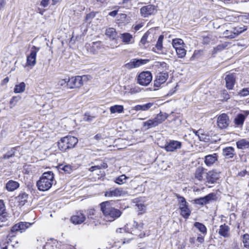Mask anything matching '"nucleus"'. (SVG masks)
Masks as SVG:
<instances>
[{"instance_id":"obj_48","label":"nucleus","mask_w":249,"mask_h":249,"mask_svg":"<svg viewBox=\"0 0 249 249\" xmlns=\"http://www.w3.org/2000/svg\"><path fill=\"white\" fill-rule=\"evenodd\" d=\"M198 139L200 141L205 142H208L210 140L209 136L206 134L203 130L201 134L199 135Z\"/></svg>"},{"instance_id":"obj_4","label":"nucleus","mask_w":249,"mask_h":249,"mask_svg":"<svg viewBox=\"0 0 249 249\" xmlns=\"http://www.w3.org/2000/svg\"><path fill=\"white\" fill-rule=\"evenodd\" d=\"M246 30L244 27H234L226 30L223 32V36L227 38L232 39L237 37L240 34Z\"/></svg>"},{"instance_id":"obj_5","label":"nucleus","mask_w":249,"mask_h":249,"mask_svg":"<svg viewBox=\"0 0 249 249\" xmlns=\"http://www.w3.org/2000/svg\"><path fill=\"white\" fill-rule=\"evenodd\" d=\"M31 223L29 222H20L14 225L11 229L9 233V236L13 237L15 236V233L17 231H20L21 233L25 231V230L31 226Z\"/></svg>"},{"instance_id":"obj_3","label":"nucleus","mask_w":249,"mask_h":249,"mask_svg":"<svg viewBox=\"0 0 249 249\" xmlns=\"http://www.w3.org/2000/svg\"><path fill=\"white\" fill-rule=\"evenodd\" d=\"M78 142V139L73 136H67L61 138L58 142L59 149L62 151L73 148Z\"/></svg>"},{"instance_id":"obj_6","label":"nucleus","mask_w":249,"mask_h":249,"mask_svg":"<svg viewBox=\"0 0 249 249\" xmlns=\"http://www.w3.org/2000/svg\"><path fill=\"white\" fill-rule=\"evenodd\" d=\"M178 200L179 208L181 215L185 218H188L190 215L191 211L188 208V204L183 196H177Z\"/></svg>"},{"instance_id":"obj_33","label":"nucleus","mask_w":249,"mask_h":249,"mask_svg":"<svg viewBox=\"0 0 249 249\" xmlns=\"http://www.w3.org/2000/svg\"><path fill=\"white\" fill-rule=\"evenodd\" d=\"M246 116L243 114H239L234 119V123L237 125H242L243 124L245 120Z\"/></svg>"},{"instance_id":"obj_41","label":"nucleus","mask_w":249,"mask_h":249,"mask_svg":"<svg viewBox=\"0 0 249 249\" xmlns=\"http://www.w3.org/2000/svg\"><path fill=\"white\" fill-rule=\"evenodd\" d=\"M238 95L240 97H246L249 95V83L238 92Z\"/></svg>"},{"instance_id":"obj_32","label":"nucleus","mask_w":249,"mask_h":249,"mask_svg":"<svg viewBox=\"0 0 249 249\" xmlns=\"http://www.w3.org/2000/svg\"><path fill=\"white\" fill-rule=\"evenodd\" d=\"M88 218L92 220H99L98 212L94 209H90L88 212Z\"/></svg>"},{"instance_id":"obj_53","label":"nucleus","mask_w":249,"mask_h":249,"mask_svg":"<svg viewBox=\"0 0 249 249\" xmlns=\"http://www.w3.org/2000/svg\"><path fill=\"white\" fill-rule=\"evenodd\" d=\"M137 207L139 211L142 213L143 212H144L145 210V206L142 204H137Z\"/></svg>"},{"instance_id":"obj_28","label":"nucleus","mask_w":249,"mask_h":249,"mask_svg":"<svg viewBox=\"0 0 249 249\" xmlns=\"http://www.w3.org/2000/svg\"><path fill=\"white\" fill-rule=\"evenodd\" d=\"M154 106L153 103H148L143 105H139L135 106L134 109L136 111H147Z\"/></svg>"},{"instance_id":"obj_60","label":"nucleus","mask_w":249,"mask_h":249,"mask_svg":"<svg viewBox=\"0 0 249 249\" xmlns=\"http://www.w3.org/2000/svg\"><path fill=\"white\" fill-rule=\"evenodd\" d=\"M197 241L199 242L200 243H202L204 242V237H203L202 236H198L197 238Z\"/></svg>"},{"instance_id":"obj_29","label":"nucleus","mask_w":249,"mask_h":249,"mask_svg":"<svg viewBox=\"0 0 249 249\" xmlns=\"http://www.w3.org/2000/svg\"><path fill=\"white\" fill-rule=\"evenodd\" d=\"M120 37L122 39L123 42L126 44L130 43L133 38L132 36L128 33L120 34Z\"/></svg>"},{"instance_id":"obj_8","label":"nucleus","mask_w":249,"mask_h":249,"mask_svg":"<svg viewBox=\"0 0 249 249\" xmlns=\"http://www.w3.org/2000/svg\"><path fill=\"white\" fill-rule=\"evenodd\" d=\"M216 117V124L217 127L219 129H225L228 127L230 123V121L227 114L222 113L219 116H217Z\"/></svg>"},{"instance_id":"obj_46","label":"nucleus","mask_w":249,"mask_h":249,"mask_svg":"<svg viewBox=\"0 0 249 249\" xmlns=\"http://www.w3.org/2000/svg\"><path fill=\"white\" fill-rule=\"evenodd\" d=\"M243 243L245 249H249V234L248 233L243 235Z\"/></svg>"},{"instance_id":"obj_59","label":"nucleus","mask_w":249,"mask_h":249,"mask_svg":"<svg viewBox=\"0 0 249 249\" xmlns=\"http://www.w3.org/2000/svg\"><path fill=\"white\" fill-rule=\"evenodd\" d=\"M94 139L97 141L103 139L102 135L101 134H97L94 136Z\"/></svg>"},{"instance_id":"obj_23","label":"nucleus","mask_w":249,"mask_h":249,"mask_svg":"<svg viewBox=\"0 0 249 249\" xmlns=\"http://www.w3.org/2000/svg\"><path fill=\"white\" fill-rule=\"evenodd\" d=\"M168 117V115L167 113L160 112L153 119L157 126H158L164 122Z\"/></svg>"},{"instance_id":"obj_47","label":"nucleus","mask_w":249,"mask_h":249,"mask_svg":"<svg viewBox=\"0 0 249 249\" xmlns=\"http://www.w3.org/2000/svg\"><path fill=\"white\" fill-rule=\"evenodd\" d=\"M20 99V97L19 96H14L13 97L10 101V107L12 108L14 107H15L18 101Z\"/></svg>"},{"instance_id":"obj_58","label":"nucleus","mask_w":249,"mask_h":249,"mask_svg":"<svg viewBox=\"0 0 249 249\" xmlns=\"http://www.w3.org/2000/svg\"><path fill=\"white\" fill-rule=\"evenodd\" d=\"M201 132H202V129H199L198 130H193V132L198 137H199V135L201 134Z\"/></svg>"},{"instance_id":"obj_57","label":"nucleus","mask_w":249,"mask_h":249,"mask_svg":"<svg viewBox=\"0 0 249 249\" xmlns=\"http://www.w3.org/2000/svg\"><path fill=\"white\" fill-rule=\"evenodd\" d=\"M223 94L224 95V98L225 99L228 100L230 98V95L226 90H224Z\"/></svg>"},{"instance_id":"obj_49","label":"nucleus","mask_w":249,"mask_h":249,"mask_svg":"<svg viewBox=\"0 0 249 249\" xmlns=\"http://www.w3.org/2000/svg\"><path fill=\"white\" fill-rule=\"evenodd\" d=\"M163 39V36H160L158 38L157 44L156 45V48L159 51H160L162 48Z\"/></svg>"},{"instance_id":"obj_37","label":"nucleus","mask_w":249,"mask_h":249,"mask_svg":"<svg viewBox=\"0 0 249 249\" xmlns=\"http://www.w3.org/2000/svg\"><path fill=\"white\" fill-rule=\"evenodd\" d=\"M204 168L202 167H198L196 169L195 176L198 180H201L203 178Z\"/></svg>"},{"instance_id":"obj_14","label":"nucleus","mask_w":249,"mask_h":249,"mask_svg":"<svg viewBox=\"0 0 249 249\" xmlns=\"http://www.w3.org/2000/svg\"><path fill=\"white\" fill-rule=\"evenodd\" d=\"M126 194V192L121 188H117L114 189H110L105 192V196L107 197H118L124 196Z\"/></svg>"},{"instance_id":"obj_51","label":"nucleus","mask_w":249,"mask_h":249,"mask_svg":"<svg viewBox=\"0 0 249 249\" xmlns=\"http://www.w3.org/2000/svg\"><path fill=\"white\" fill-rule=\"evenodd\" d=\"M6 212L5 206L2 200H0V215Z\"/></svg>"},{"instance_id":"obj_12","label":"nucleus","mask_w":249,"mask_h":249,"mask_svg":"<svg viewBox=\"0 0 249 249\" xmlns=\"http://www.w3.org/2000/svg\"><path fill=\"white\" fill-rule=\"evenodd\" d=\"M143 229V223L138 222L134 221L133 227L131 228V233L132 234L137 235L140 237L142 238L144 236V233H143L142 231Z\"/></svg>"},{"instance_id":"obj_2","label":"nucleus","mask_w":249,"mask_h":249,"mask_svg":"<svg viewBox=\"0 0 249 249\" xmlns=\"http://www.w3.org/2000/svg\"><path fill=\"white\" fill-rule=\"evenodd\" d=\"M54 180V174L52 171L44 172L36 182L38 189L41 191H46L52 186Z\"/></svg>"},{"instance_id":"obj_42","label":"nucleus","mask_w":249,"mask_h":249,"mask_svg":"<svg viewBox=\"0 0 249 249\" xmlns=\"http://www.w3.org/2000/svg\"><path fill=\"white\" fill-rule=\"evenodd\" d=\"M148 35L145 33L142 37L140 42V46L142 48H145L146 45H148L149 42L147 41Z\"/></svg>"},{"instance_id":"obj_55","label":"nucleus","mask_w":249,"mask_h":249,"mask_svg":"<svg viewBox=\"0 0 249 249\" xmlns=\"http://www.w3.org/2000/svg\"><path fill=\"white\" fill-rule=\"evenodd\" d=\"M101 44V41L93 42L92 43V47L93 48H96L97 49H99Z\"/></svg>"},{"instance_id":"obj_24","label":"nucleus","mask_w":249,"mask_h":249,"mask_svg":"<svg viewBox=\"0 0 249 249\" xmlns=\"http://www.w3.org/2000/svg\"><path fill=\"white\" fill-rule=\"evenodd\" d=\"M28 197L29 196L27 193L21 192L17 197L19 205L21 206L24 205L27 202Z\"/></svg>"},{"instance_id":"obj_17","label":"nucleus","mask_w":249,"mask_h":249,"mask_svg":"<svg viewBox=\"0 0 249 249\" xmlns=\"http://www.w3.org/2000/svg\"><path fill=\"white\" fill-rule=\"evenodd\" d=\"M147 61V60L142 59H133L129 63H127L125 65V67L128 69L138 68L141 65L145 64Z\"/></svg>"},{"instance_id":"obj_18","label":"nucleus","mask_w":249,"mask_h":249,"mask_svg":"<svg viewBox=\"0 0 249 249\" xmlns=\"http://www.w3.org/2000/svg\"><path fill=\"white\" fill-rule=\"evenodd\" d=\"M235 75L233 73L227 74L225 78L226 87L229 89H232L235 83Z\"/></svg>"},{"instance_id":"obj_20","label":"nucleus","mask_w":249,"mask_h":249,"mask_svg":"<svg viewBox=\"0 0 249 249\" xmlns=\"http://www.w3.org/2000/svg\"><path fill=\"white\" fill-rule=\"evenodd\" d=\"M230 228L229 226L227 225L226 224H224L219 226L218 230L216 231L218 233V234L224 237L228 238L230 236Z\"/></svg>"},{"instance_id":"obj_50","label":"nucleus","mask_w":249,"mask_h":249,"mask_svg":"<svg viewBox=\"0 0 249 249\" xmlns=\"http://www.w3.org/2000/svg\"><path fill=\"white\" fill-rule=\"evenodd\" d=\"M59 168L63 170L66 173H70L71 170V167L69 165H66L64 166L61 165L59 166Z\"/></svg>"},{"instance_id":"obj_64","label":"nucleus","mask_w":249,"mask_h":249,"mask_svg":"<svg viewBox=\"0 0 249 249\" xmlns=\"http://www.w3.org/2000/svg\"><path fill=\"white\" fill-rule=\"evenodd\" d=\"M9 81V78L8 77H6V78H5L3 80H2V84H6L7 83H8Z\"/></svg>"},{"instance_id":"obj_61","label":"nucleus","mask_w":249,"mask_h":249,"mask_svg":"<svg viewBox=\"0 0 249 249\" xmlns=\"http://www.w3.org/2000/svg\"><path fill=\"white\" fill-rule=\"evenodd\" d=\"M117 14V11L116 10H114V11H111L109 13V15L111 16V17H115L116 16V15Z\"/></svg>"},{"instance_id":"obj_35","label":"nucleus","mask_w":249,"mask_h":249,"mask_svg":"<svg viewBox=\"0 0 249 249\" xmlns=\"http://www.w3.org/2000/svg\"><path fill=\"white\" fill-rule=\"evenodd\" d=\"M156 126H157V125L153 119H149L143 123V127L145 128V129H148Z\"/></svg>"},{"instance_id":"obj_62","label":"nucleus","mask_w":249,"mask_h":249,"mask_svg":"<svg viewBox=\"0 0 249 249\" xmlns=\"http://www.w3.org/2000/svg\"><path fill=\"white\" fill-rule=\"evenodd\" d=\"M5 0H0V10L5 5Z\"/></svg>"},{"instance_id":"obj_52","label":"nucleus","mask_w":249,"mask_h":249,"mask_svg":"<svg viewBox=\"0 0 249 249\" xmlns=\"http://www.w3.org/2000/svg\"><path fill=\"white\" fill-rule=\"evenodd\" d=\"M93 118H94V116L89 115V113H85V116L84 117V120L87 122H90L93 120Z\"/></svg>"},{"instance_id":"obj_27","label":"nucleus","mask_w":249,"mask_h":249,"mask_svg":"<svg viewBox=\"0 0 249 249\" xmlns=\"http://www.w3.org/2000/svg\"><path fill=\"white\" fill-rule=\"evenodd\" d=\"M237 147L238 149L244 150L249 148V141L246 139H241L236 142Z\"/></svg>"},{"instance_id":"obj_38","label":"nucleus","mask_w":249,"mask_h":249,"mask_svg":"<svg viewBox=\"0 0 249 249\" xmlns=\"http://www.w3.org/2000/svg\"><path fill=\"white\" fill-rule=\"evenodd\" d=\"M57 83L59 88L68 87L69 88V78L58 79Z\"/></svg>"},{"instance_id":"obj_43","label":"nucleus","mask_w":249,"mask_h":249,"mask_svg":"<svg viewBox=\"0 0 249 249\" xmlns=\"http://www.w3.org/2000/svg\"><path fill=\"white\" fill-rule=\"evenodd\" d=\"M183 44V41L179 38H175L172 41V45L175 49H176V47H184Z\"/></svg>"},{"instance_id":"obj_9","label":"nucleus","mask_w":249,"mask_h":249,"mask_svg":"<svg viewBox=\"0 0 249 249\" xmlns=\"http://www.w3.org/2000/svg\"><path fill=\"white\" fill-rule=\"evenodd\" d=\"M182 147V143L180 142L175 140H169L166 142L163 147L167 152H176L180 149Z\"/></svg>"},{"instance_id":"obj_44","label":"nucleus","mask_w":249,"mask_h":249,"mask_svg":"<svg viewBox=\"0 0 249 249\" xmlns=\"http://www.w3.org/2000/svg\"><path fill=\"white\" fill-rule=\"evenodd\" d=\"M175 50L176 51L178 57L183 58L185 56L186 53V51L185 50L183 47H176V49H175Z\"/></svg>"},{"instance_id":"obj_63","label":"nucleus","mask_w":249,"mask_h":249,"mask_svg":"<svg viewBox=\"0 0 249 249\" xmlns=\"http://www.w3.org/2000/svg\"><path fill=\"white\" fill-rule=\"evenodd\" d=\"M100 165L101 166V169H106L107 167V165L106 163H103L102 164H101Z\"/></svg>"},{"instance_id":"obj_40","label":"nucleus","mask_w":249,"mask_h":249,"mask_svg":"<svg viewBox=\"0 0 249 249\" xmlns=\"http://www.w3.org/2000/svg\"><path fill=\"white\" fill-rule=\"evenodd\" d=\"M229 43L225 42L216 46L213 49V53H217L224 50L228 46Z\"/></svg>"},{"instance_id":"obj_31","label":"nucleus","mask_w":249,"mask_h":249,"mask_svg":"<svg viewBox=\"0 0 249 249\" xmlns=\"http://www.w3.org/2000/svg\"><path fill=\"white\" fill-rule=\"evenodd\" d=\"M110 111L111 114L118 113H121L124 112V107L122 105H114L111 106L110 108Z\"/></svg>"},{"instance_id":"obj_11","label":"nucleus","mask_w":249,"mask_h":249,"mask_svg":"<svg viewBox=\"0 0 249 249\" xmlns=\"http://www.w3.org/2000/svg\"><path fill=\"white\" fill-rule=\"evenodd\" d=\"M157 12L156 7L151 4L144 6L140 9L141 15L143 18H147L151 15H154Z\"/></svg>"},{"instance_id":"obj_15","label":"nucleus","mask_w":249,"mask_h":249,"mask_svg":"<svg viewBox=\"0 0 249 249\" xmlns=\"http://www.w3.org/2000/svg\"><path fill=\"white\" fill-rule=\"evenodd\" d=\"M215 195L213 193H210L204 197H199L195 199L196 204L203 205L209 203L211 200H214Z\"/></svg>"},{"instance_id":"obj_26","label":"nucleus","mask_w":249,"mask_h":249,"mask_svg":"<svg viewBox=\"0 0 249 249\" xmlns=\"http://www.w3.org/2000/svg\"><path fill=\"white\" fill-rule=\"evenodd\" d=\"M19 186L18 182L10 180L6 184V189L9 192H12L18 189Z\"/></svg>"},{"instance_id":"obj_13","label":"nucleus","mask_w":249,"mask_h":249,"mask_svg":"<svg viewBox=\"0 0 249 249\" xmlns=\"http://www.w3.org/2000/svg\"><path fill=\"white\" fill-rule=\"evenodd\" d=\"M168 78V74L167 72H160L157 74L156 79L154 81V87L158 88L161 84L164 83Z\"/></svg>"},{"instance_id":"obj_45","label":"nucleus","mask_w":249,"mask_h":249,"mask_svg":"<svg viewBox=\"0 0 249 249\" xmlns=\"http://www.w3.org/2000/svg\"><path fill=\"white\" fill-rule=\"evenodd\" d=\"M127 179L128 178L125 175H122L116 178L115 182L119 185H122L125 183Z\"/></svg>"},{"instance_id":"obj_16","label":"nucleus","mask_w":249,"mask_h":249,"mask_svg":"<svg viewBox=\"0 0 249 249\" xmlns=\"http://www.w3.org/2000/svg\"><path fill=\"white\" fill-rule=\"evenodd\" d=\"M85 77V76L82 77L80 76H77L75 77H72L69 78V88L73 89L75 88H78L83 85L82 79Z\"/></svg>"},{"instance_id":"obj_36","label":"nucleus","mask_w":249,"mask_h":249,"mask_svg":"<svg viewBox=\"0 0 249 249\" xmlns=\"http://www.w3.org/2000/svg\"><path fill=\"white\" fill-rule=\"evenodd\" d=\"M17 150V147L12 148L9 151H8L5 154H4L1 159H10L11 158L14 156L16 151Z\"/></svg>"},{"instance_id":"obj_19","label":"nucleus","mask_w":249,"mask_h":249,"mask_svg":"<svg viewBox=\"0 0 249 249\" xmlns=\"http://www.w3.org/2000/svg\"><path fill=\"white\" fill-rule=\"evenodd\" d=\"M218 155L216 153L206 155L204 158V163L207 166H211L218 160Z\"/></svg>"},{"instance_id":"obj_22","label":"nucleus","mask_w":249,"mask_h":249,"mask_svg":"<svg viewBox=\"0 0 249 249\" xmlns=\"http://www.w3.org/2000/svg\"><path fill=\"white\" fill-rule=\"evenodd\" d=\"M219 177V173L211 171L209 172L207 174V180L209 183L213 184L216 182Z\"/></svg>"},{"instance_id":"obj_25","label":"nucleus","mask_w":249,"mask_h":249,"mask_svg":"<svg viewBox=\"0 0 249 249\" xmlns=\"http://www.w3.org/2000/svg\"><path fill=\"white\" fill-rule=\"evenodd\" d=\"M223 155L228 159L233 158L235 155L234 148L232 147H227L224 148Z\"/></svg>"},{"instance_id":"obj_54","label":"nucleus","mask_w":249,"mask_h":249,"mask_svg":"<svg viewBox=\"0 0 249 249\" xmlns=\"http://www.w3.org/2000/svg\"><path fill=\"white\" fill-rule=\"evenodd\" d=\"M0 220L1 222H5L7 220V213L6 212H5V213L3 214H1L0 215Z\"/></svg>"},{"instance_id":"obj_10","label":"nucleus","mask_w":249,"mask_h":249,"mask_svg":"<svg viewBox=\"0 0 249 249\" xmlns=\"http://www.w3.org/2000/svg\"><path fill=\"white\" fill-rule=\"evenodd\" d=\"M39 51V48L33 46L30 50V53L27 57V65L34 66L36 64V54Z\"/></svg>"},{"instance_id":"obj_21","label":"nucleus","mask_w":249,"mask_h":249,"mask_svg":"<svg viewBox=\"0 0 249 249\" xmlns=\"http://www.w3.org/2000/svg\"><path fill=\"white\" fill-rule=\"evenodd\" d=\"M86 219L85 215L81 212H77L71 219V222L74 224H80Z\"/></svg>"},{"instance_id":"obj_34","label":"nucleus","mask_w":249,"mask_h":249,"mask_svg":"<svg viewBox=\"0 0 249 249\" xmlns=\"http://www.w3.org/2000/svg\"><path fill=\"white\" fill-rule=\"evenodd\" d=\"M106 35L112 39H114L117 35L116 30L113 28H109L106 30Z\"/></svg>"},{"instance_id":"obj_30","label":"nucleus","mask_w":249,"mask_h":249,"mask_svg":"<svg viewBox=\"0 0 249 249\" xmlns=\"http://www.w3.org/2000/svg\"><path fill=\"white\" fill-rule=\"evenodd\" d=\"M194 226L202 234L206 235L207 233V228L206 226L201 223L196 222Z\"/></svg>"},{"instance_id":"obj_56","label":"nucleus","mask_w":249,"mask_h":249,"mask_svg":"<svg viewBox=\"0 0 249 249\" xmlns=\"http://www.w3.org/2000/svg\"><path fill=\"white\" fill-rule=\"evenodd\" d=\"M49 4V0H42L41 5L44 7H46Z\"/></svg>"},{"instance_id":"obj_1","label":"nucleus","mask_w":249,"mask_h":249,"mask_svg":"<svg viewBox=\"0 0 249 249\" xmlns=\"http://www.w3.org/2000/svg\"><path fill=\"white\" fill-rule=\"evenodd\" d=\"M101 210L106 221L112 222L119 218L122 214V212L119 210L110 207L108 202L101 204Z\"/></svg>"},{"instance_id":"obj_7","label":"nucleus","mask_w":249,"mask_h":249,"mask_svg":"<svg viewBox=\"0 0 249 249\" xmlns=\"http://www.w3.org/2000/svg\"><path fill=\"white\" fill-rule=\"evenodd\" d=\"M152 80V74L150 72L148 71H143L140 73L137 78L138 83L144 86L149 85Z\"/></svg>"},{"instance_id":"obj_39","label":"nucleus","mask_w":249,"mask_h":249,"mask_svg":"<svg viewBox=\"0 0 249 249\" xmlns=\"http://www.w3.org/2000/svg\"><path fill=\"white\" fill-rule=\"evenodd\" d=\"M25 84L24 82H21L19 84L16 85L14 88V92L21 93L25 90Z\"/></svg>"}]
</instances>
